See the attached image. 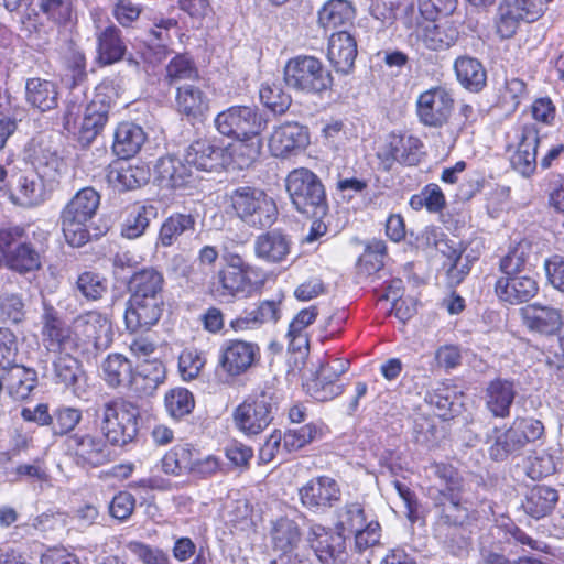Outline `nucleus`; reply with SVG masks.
<instances>
[{"instance_id":"21","label":"nucleus","mask_w":564,"mask_h":564,"mask_svg":"<svg viewBox=\"0 0 564 564\" xmlns=\"http://www.w3.org/2000/svg\"><path fill=\"white\" fill-rule=\"evenodd\" d=\"M74 330L85 337L96 351L105 350L111 343V324L106 315L97 311H88L74 319Z\"/></svg>"},{"instance_id":"59","label":"nucleus","mask_w":564,"mask_h":564,"mask_svg":"<svg viewBox=\"0 0 564 564\" xmlns=\"http://www.w3.org/2000/svg\"><path fill=\"white\" fill-rule=\"evenodd\" d=\"M83 414L79 409L61 406L52 414V433L54 436H68L75 432V427L82 421Z\"/></svg>"},{"instance_id":"25","label":"nucleus","mask_w":564,"mask_h":564,"mask_svg":"<svg viewBox=\"0 0 564 564\" xmlns=\"http://www.w3.org/2000/svg\"><path fill=\"white\" fill-rule=\"evenodd\" d=\"M357 53V42L350 33L339 31L329 36L327 58L337 73H351Z\"/></svg>"},{"instance_id":"48","label":"nucleus","mask_w":564,"mask_h":564,"mask_svg":"<svg viewBox=\"0 0 564 564\" xmlns=\"http://www.w3.org/2000/svg\"><path fill=\"white\" fill-rule=\"evenodd\" d=\"M271 538L275 550L291 554L301 540L299 525L289 518H280L273 523Z\"/></svg>"},{"instance_id":"20","label":"nucleus","mask_w":564,"mask_h":564,"mask_svg":"<svg viewBox=\"0 0 564 564\" xmlns=\"http://www.w3.org/2000/svg\"><path fill=\"white\" fill-rule=\"evenodd\" d=\"M226 149L215 145L208 139H197L185 150L184 161L189 169L205 172L223 170L228 163Z\"/></svg>"},{"instance_id":"23","label":"nucleus","mask_w":564,"mask_h":564,"mask_svg":"<svg viewBox=\"0 0 564 564\" xmlns=\"http://www.w3.org/2000/svg\"><path fill=\"white\" fill-rule=\"evenodd\" d=\"M163 305V296L129 297L124 313L127 328L137 332L155 325L161 318Z\"/></svg>"},{"instance_id":"41","label":"nucleus","mask_w":564,"mask_h":564,"mask_svg":"<svg viewBox=\"0 0 564 564\" xmlns=\"http://www.w3.org/2000/svg\"><path fill=\"white\" fill-rule=\"evenodd\" d=\"M25 100L40 111H48L57 106L58 91L53 82L30 78L25 84Z\"/></svg>"},{"instance_id":"40","label":"nucleus","mask_w":564,"mask_h":564,"mask_svg":"<svg viewBox=\"0 0 564 564\" xmlns=\"http://www.w3.org/2000/svg\"><path fill=\"white\" fill-rule=\"evenodd\" d=\"M164 276L155 268H143L134 272L128 283L130 297L163 296Z\"/></svg>"},{"instance_id":"64","label":"nucleus","mask_w":564,"mask_h":564,"mask_svg":"<svg viewBox=\"0 0 564 564\" xmlns=\"http://www.w3.org/2000/svg\"><path fill=\"white\" fill-rule=\"evenodd\" d=\"M41 12L57 24L70 21L73 14V0H37Z\"/></svg>"},{"instance_id":"4","label":"nucleus","mask_w":564,"mask_h":564,"mask_svg":"<svg viewBox=\"0 0 564 564\" xmlns=\"http://www.w3.org/2000/svg\"><path fill=\"white\" fill-rule=\"evenodd\" d=\"M99 429L110 445L124 446L138 434L139 408L121 398L102 404L97 414Z\"/></svg>"},{"instance_id":"18","label":"nucleus","mask_w":564,"mask_h":564,"mask_svg":"<svg viewBox=\"0 0 564 564\" xmlns=\"http://www.w3.org/2000/svg\"><path fill=\"white\" fill-rule=\"evenodd\" d=\"M300 500L308 510L319 513L332 508L340 499L338 482L328 476L310 479L300 490Z\"/></svg>"},{"instance_id":"50","label":"nucleus","mask_w":564,"mask_h":564,"mask_svg":"<svg viewBox=\"0 0 564 564\" xmlns=\"http://www.w3.org/2000/svg\"><path fill=\"white\" fill-rule=\"evenodd\" d=\"M317 316L316 306L301 310L289 325L286 337L289 345L293 350L300 351L303 347H307L308 339L305 329L311 325Z\"/></svg>"},{"instance_id":"49","label":"nucleus","mask_w":564,"mask_h":564,"mask_svg":"<svg viewBox=\"0 0 564 564\" xmlns=\"http://www.w3.org/2000/svg\"><path fill=\"white\" fill-rule=\"evenodd\" d=\"M532 254V245L521 240L511 247L507 254L500 259L499 268L503 275H519L524 270Z\"/></svg>"},{"instance_id":"3","label":"nucleus","mask_w":564,"mask_h":564,"mask_svg":"<svg viewBox=\"0 0 564 564\" xmlns=\"http://www.w3.org/2000/svg\"><path fill=\"white\" fill-rule=\"evenodd\" d=\"M100 199V194L87 186L77 191L62 208L59 221L70 246L82 247L89 240V227L97 215Z\"/></svg>"},{"instance_id":"51","label":"nucleus","mask_w":564,"mask_h":564,"mask_svg":"<svg viewBox=\"0 0 564 564\" xmlns=\"http://www.w3.org/2000/svg\"><path fill=\"white\" fill-rule=\"evenodd\" d=\"M192 466L193 448L187 444L174 446L161 459V470L166 475L188 473Z\"/></svg>"},{"instance_id":"39","label":"nucleus","mask_w":564,"mask_h":564,"mask_svg":"<svg viewBox=\"0 0 564 564\" xmlns=\"http://www.w3.org/2000/svg\"><path fill=\"white\" fill-rule=\"evenodd\" d=\"M558 501V492L549 486L536 485L531 488L522 502L527 514L539 520L549 516Z\"/></svg>"},{"instance_id":"28","label":"nucleus","mask_w":564,"mask_h":564,"mask_svg":"<svg viewBox=\"0 0 564 564\" xmlns=\"http://www.w3.org/2000/svg\"><path fill=\"white\" fill-rule=\"evenodd\" d=\"M523 324L532 332L553 335L562 327V315L552 306L538 303L527 305L520 311Z\"/></svg>"},{"instance_id":"31","label":"nucleus","mask_w":564,"mask_h":564,"mask_svg":"<svg viewBox=\"0 0 564 564\" xmlns=\"http://www.w3.org/2000/svg\"><path fill=\"white\" fill-rule=\"evenodd\" d=\"M291 239L279 229L261 234L254 241L256 256L270 263L283 261L291 251Z\"/></svg>"},{"instance_id":"22","label":"nucleus","mask_w":564,"mask_h":564,"mask_svg":"<svg viewBox=\"0 0 564 564\" xmlns=\"http://www.w3.org/2000/svg\"><path fill=\"white\" fill-rule=\"evenodd\" d=\"M310 143L307 128L297 122H284L273 131L269 148L272 155L286 158L305 149Z\"/></svg>"},{"instance_id":"46","label":"nucleus","mask_w":564,"mask_h":564,"mask_svg":"<svg viewBox=\"0 0 564 564\" xmlns=\"http://www.w3.org/2000/svg\"><path fill=\"white\" fill-rule=\"evenodd\" d=\"M102 376L108 386L130 387L132 378V365L121 354H111L102 362Z\"/></svg>"},{"instance_id":"10","label":"nucleus","mask_w":564,"mask_h":564,"mask_svg":"<svg viewBox=\"0 0 564 564\" xmlns=\"http://www.w3.org/2000/svg\"><path fill=\"white\" fill-rule=\"evenodd\" d=\"M67 453L77 464L98 467L109 460L110 449L105 437L96 430L79 427L65 438Z\"/></svg>"},{"instance_id":"7","label":"nucleus","mask_w":564,"mask_h":564,"mask_svg":"<svg viewBox=\"0 0 564 564\" xmlns=\"http://www.w3.org/2000/svg\"><path fill=\"white\" fill-rule=\"evenodd\" d=\"M284 80L290 88L306 95H322L334 84L330 70L311 55L291 58L284 67Z\"/></svg>"},{"instance_id":"42","label":"nucleus","mask_w":564,"mask_h":564,"mask_svg":"<svg viewBox=\"0 0 564 564\" xmlns=\"http://www.w3.org/2000/svg\"><path fill=\"white\" fill-rule=\"evenodd\" d=\"M355 8L348 0H328L318 10V24L324 30H334L351 23Z\"/></svg>"},{"instance_id":"29","label":"nucleus","mask_w":564,"mask_h":564,"mask_svg":"<svg viewBox=\"0 0 564 564\" xmlns=\"http://www.w3.org/2000/svg\"><path fill=\"white\" fill-rule=\"evenodd\" d=\"M421 148L422 142L414 135L391 133L380 155L390 163L416 165L420 162Z\"/></svg>"},{"instance_id":"12","label":"nucleus","mask_w":564,"mask_h":564,"mask_svg":"<svg viewBox=\"0 0 564 564\" xmlns=\"http://www.w3.org/2000/svg\"><path fill=\"white\" fill-rule=\"evenodd\" d=\"M258 274L225 267L214 276L210 284L212 295L220 301H231L235 297H248L260 289L261 281L253 279Z\"/></svg>"},{"instance_id":"32","label":"nucleus","mask_w":564,"mask_h":564,"mask_svg":"<svg viewBox=\"0 0 564 564\" xmlns=\"http://www.w3.org/2000/svg\"><path fill=\"white\" fill-rule=\"evenodd\" d=\"M165 367L158 359L143 360L138 365L137 371H132L130 390L140 397L151 395L163 383Z\"/></svg>"},{"instance_id":"34","label":"nucleus","mask_w":564,"mask_h":564,"mask_svg":"<svg viewBox=\"0 0 564 564\" xmlns=\"http://www.w3.org/2000/svg\"><path fill=\"white\" fill-rule=\"evenodd\" d=\"M109 109L110 104L104 96L97 94L85 108L79 129L80 140L89 143L100 133L108 121Z\"/></svg>"},{"instance_id":"55","label":"nucleus","mask_w":564,"mask_h":564,"mask_svg":"<svg viewBox=\"0 0 564 564\" xmlns=\"http://www.w3.org/2000/svg\"><path fill=\"white\" fill-rule=\"evenodd\" d=\"M164 405L170 416L182 419L193 411L194 395L185 388H174L166 392Z\"/></svg>"},{"instance_id":"53","label":"nucleus","mask_w":564,"mask_h":564,"mask_svg":"<svg viewBox=\"0 0 564 564\" xmlns=\"http://www.w3.org/2000/svg\"><path fill=\"white\" fill-rule=\"evenodd\" d=\"M26 308L22 293L0 292V319L4 323L20 324L25 319Z\"/></svg>"},{"instance_id":"24","label":"nucleus","mask_w":564,"mask_h":564,"mask_svg":"<svg viewBox=\"0 0 564 564\" xmlns=\"http://www.w3.org/2000/svg\"><path fill=\"white\" fill-rule=\"evenodd\" d=\"M538 291L536 280L528 274L502 275L495 284L498 299L511 305L529 302Z\"/></svg>"},{"instance_id":"33","label":"nucleus","mask_w":564,"mask_h":564,"mask_svg":"<svg viewBox=\"0 0 564 564\" xmlns=\"http://www.w3.org/2000/svg\"><path fill=\"white\" fill-rule=\"evenodd\" d=\"M34 165L36 173L50 185L58 183L68 171V164L57 149L42 142L35 152Z\"/></svg>"},{"instance_id":"9","label":"nucleus","mask_w":564,"mask_h":564,"mask_svg":"<svg viewBox=\"0 0 564 564\" xmlns=\"http://www.w3.org/2000/svg\"><path fill=\"white\" fill-rule=\"evenodd\" d=\"M551 0H502L498 9L497 32L502 39L512 37L520 23H532L545 12Z\"/></svg>"},{"instance_id":"16","label":"nucleus","mask_w":564,"mask_h":564,"mask_svg":"<svg viewBox=\"0 0 564 564\" xmlns=\"http://www.w3.org/2000/svg\"><path fill=\"white\" fill-rule=\"evenodd\" d=\"M307 541L322 564H341L346 560V536L325 527L312 523Z\"/></svg>"},{"instance_id":"5","label":"nucleus","mask_w":564,"mask_h":564,"mask_svg":"<svg viewBox=\"0 0 564 564\" xmlns=\"http://www.w3.org/2000/svg\"><path fill=\"white\" fill-rule=\"evenodd\" d=\"M286 192L297 212L312 218H323L328 212L325 187L311 170L291 171L285 180Z\"/></svg>"},{"instance_id":"52","label":"nucleus","mask_w":564,"mask_h":564,"mask_svg":"<svg viewBox=\"0 0 564 564\" xmlns=\"http://www.w3.org/2000/svg\"><path fill=\"white\" fill-rule=\"evenodd\" d=\"M110 180L120 189H134L148 182L149 171L144 166L127 163L112 170Z\"/></svg>"},{"instance_id":"26","label":"nucleus","mask_w":564,"mask_h":564,"mask_svg":"<svg viewBox=\"0 0 564 564\" xmlns=\"http://www.w3.org/2000/svg\"><path fill=\"white\" fill-rule=\"evenodd\" d=\"M196 231V216L192 213H172L162 223L156 246L164 248L181 245Z\"/></svg>"},{"instance_id":"13","label":"nucleus","mask_w":564,"mask_h":564,"mask_svg":"<svg viewBox=\"0 0 564 564\" xmlns=\"http://www.w3.org/2000/svg\"><path fill=\"white\" fill-rule=\"evenodd\" d=\"M42 324L43 344L50 352L76 354L80 349L79 337L64 325L57 311L50 304H44Z\"/></svg>"},{"instance_id":"60","label":"nucleus","mask_w":564,"mask_h":564,"mask_svg":"<svg viewBox=\"0 0 564 564\" xmlns=\"http://www.w3.org/2000/svg\"><path fill=\"white\" fill-rule=\"evenodd\" d=\"M75 290L88 301H97L107 292V281L98 273L85 271L75 281Z\"/></svg>"},{"instance_id":"2","label":"nucleus","mask_w":564,"mask_h":564,"mask_svg":"<svg viewBox=\"0 0 564 564\" xmlns=\"http://www.w3.org/2000/svg\"><path fill=\"white\" fill-rule=\"evenodd\" d=\"M47 249V234L34 230L30 235L22 226L0 227V254L9 270L21 274L42 269Z\"/></svg>"},{"instance_id":"30","label":"nucleus","mask_w":564,"mask_h":564,"mask_svg":"<svg viewBox=\"0 0 564 564\" xmlns=\"http://www.w3.org/2000/svg\"><path fill=\"white\" fill-rule=\"evenodd\" d=\"M154 172L158 184L165 188L183 187L192 177V170L184 159L171 155L160 158L154 166Z\"/></svg>"},{"instance_id":"11","label":"nucleus","mask_w":564,"mask_h":564,"mask_svg":"<svg viewBox=\"0 0 564 564\" xmlns=\"http://www.w3.org/2000/svg\"><path fill=\"white\" fill-rule=\"evenodd\" d=\"M214 126L221 135L238 139L259 137L265 123L256 108L232 106L215 117Z\"/></svg>"},{"instance_id":"56","label":"nucleus","mask_w":564,"mask_h":564,"mask_svg":"<svg viewBox=\"0 0 564 564\" xmlns=\"http://www.w3.org/2000/svg\"><path fill=\"white\" fill-rule=\"evenodd\" d=\"M527 444L516 427L511 426L500 434L490 446L489 453L495 460H502L511 454L520 452Z\"/></svg>"},{"instance_id":"37","label":"nucleus","mask_w":564,"mask_h":564,"mask_svg":"<svg viewBox=\"0 0 564 564\" xmlns=\"http://www.w3.org/2000/svg\"><path fill=\"white\" fill-rule=\"evenodd\" d=\"M145 139V132L140 126L122 122L115 131L113 152L123 160L130 159L141 150Z\"/></svg>"},{"instance_id":"1","label":"nucleus","mask_w":564,"mask_h":564,"mask_svg":"<svg viewBox=\"0 0 564 564\" xmlns=\"http://www.w3.org/2000/svg\"><path fill=\"white\" fill-rule=\"evenodd\" d=\"M427 477L435 481L427 491L435 510V536L455 555L468 546V539L459 532L474 512L464 497L465 482L456 468L444 463H432L425 468Z\"/></svg>"},{"instance_id":"44","label":"nucleus","mask_w":564,"mask_h":564,"mask_svg":"<svg viewBox=\"0 0 564 564\" xmlns=\"http://www.w3.org/2000/svg\"><path fill=\"white\" fill-rule=\"evenodd\" d=\"M97 52L98 59L104 65H110L122 59L126 45L117 26H107L97 35Z\"/></svg>"},{"instance_id":"47","label":"nucleus","mask_w":564,"mask_h":564,"mask_svg":"<svg viewBox=\"0 0 564 564\" xmlns=\"http://www.w3.org/2000/svg\"><path fill=\"white\" fill-rule=\"evenodd\" d=\"M373 519L370 511H367L360 502H348L337 511L336 529L338 532L351 533L368 524Z\"/></svg>"},{"instance_id":"14","label":"nucleus","mask_w":564,"mask_h":564,"mask_svg":"<svg viewBox=\"0 0 564 564\" xmlns=\"http://www.w3.org/2000/svg\"><path fill=\"white\" fill-rule=\"evenodd\" d=\"M260 358V347L253 341L228 339L219 350V368L229 377L246 373Z\"/></svg>"},{"instance_id":"58","label":"nucleus","mask_w":564,"mask_h":564,"mask_svg":"<svg viewBox=\"0 0 564 564\" xmlns=\"http://www.w3.org/2000/svg\"><path fill=\"white\" fill-rule=\"evenodd\" d=\"M230 153L234 163L239 169L250 166L260 155L262 142L259 137L238 138Z\"/></svg>"},{"instance_id":"8","label":"nucleus","mask_w":564,"mask_h":564,"mask_svg":"<svg viewBox=\"0 0 564 564\" xmlns=\"http://www.w3.org/2000/svg\"><path fill=\"white\" fill-rule=\"evenodd\" d=\"M229 198L236 215L251 227H270L276 219L274 200L260 188L240 186L229 194Z\"/></svg>"},{"instance_id":"43","label":"nucleus","mask_w":564,"mask_h":564,"mask_svg":"<svg viewBox=\"0 0 564 564\" xmlns=\"http://www.w3.org/2000/svg\"><path fill=\"white\" fill-rule=\"evenodd\" d=\"M176 108L182 115L197 119L208 110V98L198 87L185 84L177 87Z\"/></svg>"},{"instance_id":"27","label":"nucleus","mask_w":564,"mask_h":564,"mask_svg":"<svg viewBox=\"0 0 564 564\" xmlns=\"http://www.w3.org/2000/svg\"><path fill=\"white\" fill-rule=\"evenodd\" d=\"M36 172L21 175L11 193V200L22 207H35L43 204L50 196V184Z\"/></svg>"},{"instance_id":"45","label":"nucleus","mask_w":564,"mask_h":564,"mask_svg":"<svg viewBox=\"0 0 564 564\" xmlns=\"http://www.w3.org/2000/svg\"><path fill=\"white\" fill-rule=\"evenodd\" d=\"M156 215V209L152 205H132L124 221L121 225V235L128 239L141 237L150 225L152 218Z\"/></svg>"},{"instance_id":"62","label":"nucleus","mask_w":564,"mask_h":564,"mask_svg":"<svg viewBox=\"0 0 564 564\" xmlns=\"http://www.w3.org/2000/svg\"><path fill=\"white\" fill-rule=\"evenodd\" d=\"M318 430L314 424H305L297 429H290L282 435L283 448L288 452H296L311 443Z\"/></svg>"},{"instance_id":"15","label":"nucleus","mask_w":564,"mask_h":564,"mask_svg":"<svg viewBox=\"0 0 564 564\" xmlns=\"http://www.w3.org/2000/svg\"><path fill=\"white\" fill-rule=\"evenodd\" d=\"M454 106V99L445 87H433L423 91L416 100V113L427 127H441L447 122Z\"/></svg>"},{"instance_id":"35","label":"nucleus","mask_w":564,"mask_h":564,"mask_svg":"<svg viewBox=\"0 0 564 564\" xmlns=\"http://www.w3.org/2000/svg\"><path fill=\"white\" fill-rule=\"evenodd\" d=\"M454 72L458 83L470 93H479L486 87L487 72L476 57L458 56L454 62Z\"/></svg>"},{"instance_id":"57","label":"nucleus","mask_w":564,"mask_h":564,"mask_svg":"<svg viewBox=\"0 0 564 564\" xmlns=\"http://www.w3.org/2000/svg\"><path fill=\"white\" fill-rule=\"evenodd\" d=\"M54 380L65 387L76 383L82 369L74 354L56 355L53 360Z\"/></svg>"},{"instance_id":"17","label":"nucleus","mask_w":564,"mask_h":564,"mask_svg":"<svg viewBox=\"0 0 564 564\" xmlns=\"http://www.w3.org/2000/svg\"><path fill=\"white\" fill-rule=\"evenodd\" d=\"M517 151L511 158L512 167L522 176H531L538 166V149L543 147L546 137L541 135L535 123L523 124L518 134Z\"/></svg>"},{"instance_id":"6","label":"nucleus","mask_w":564,"mask_h":564,"mask_svg":"<svg viewBox=\"0 0 564 564\" xmlns=\"http://www.w3.org/2000/svg\"><path fill=\"white\" fill-rule=\"evenodd\" d=\"M278 398L272 387L254 390L232 412L235 426L246 436L262 433L273 421Z\"/></svg>"},{"instance_id":"19","label":"nucleus","mask_w":564,"mask_h":564,"mask_svg":"<svg viewBox=\"0 0 564 564\" xmlns=\"http://www.w3.org/2000/svg\"><path fill=\"white\" fill-rule=\"evenodd\" d=\"M459 19L440 18L438 20H425L417 26L416 36L424 46L432 51L447 50L453 46L458 37Z\"/></svg>"},{"instance_id":"54","label":"nucleus","mask_w":564,"mask_h":564,"mask_svg":"<svg viewBox=\"0 0 564 564\" xmlns=\"http://www.w3.org/2000/svg\"><path fill=\"white\" fill-rule=\"evenodd\" d=\"M259 96L261 102L274 113H284L291 105V96L283 90L279 82L262 83Z\"/></svg>"},{"instance_id":"63","label":"nucleus","mask_w":564,"mask_h":564,"mask_svg":"<svg viewBox=\"0 0 564 564\" xmlns=\"http://www.w3.org/2000/svg\"><path fill=\"white\" fill-rule=\"evenodd\" d=\"M350 534H354V549L358 553L375 547L380 543L381 539V527L376 519H370L368 524L355 530Z\"/></svg>"},{"instance_id":"38","label":"nucleus","mask_w":564,"mask_h":564,"mask_svg":"<svg viewBox=\"0 0 564 564\" xmlns=\"http://www.w3.org/2000/svg\"><path fill=\"white\" fill-rule=\"evenodd\" d=\"M516 398L513 383L505 379L491 381L485 393L488 410L497 417H507Z\"/></svg>"},{"instance_id":"61","label":"nucleus","mask_w":564,"mask_h":564,"mask_svg":"<svg viewBox=\"0 0 564 564\" xmlns=\"http://www.w3.org/2000/svg\"><path fill=\"white\" fill-rule=\"evenodd\" d=\"M198 78V70L187 55H176L166 66V79L170 84Z\"/></svg>"},{"instance_id":"36","label":"nucleus","mask_w":564,"mask_h":564,"mask_svg":"<svg viewBox=\"0 0 564 564\" xmlns=\"http://www.w3.org/2000/svg\"><path fill=\"white\" fill-rule=\"evenodd\" d=\"M3 386L17 400L26 399L37 382L35 370L13 364L1 370Z\"/></svg>"}]
</instances>
